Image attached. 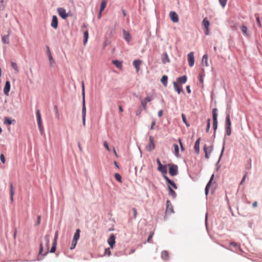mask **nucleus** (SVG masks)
Here are the masks:
<instances>
[{
	"label": "nucleus",
	"mask_w": 262,
	"mask_h": 262,
	"mask_svg": "<svg viewBox=\"0 0 262 262\" xmlns=\"http://www.w3.org/2000/svg\"><path fill=\"white\" fill-rule=\"evenodd\" d=\"M231 121L230 120V117L229 113L226 114V122H225V126H226V130L227 133V135L229 136L231 134Z\"/></svg>",
	"instance_id": "f257e3e1"
},
{
	"label": "nucleus",
	"mask_w": 262,
	"mask_h": 262,
	"mask_svg": "<svg viewBox=\"0 0 262 262\" xmlns=\"http://www.w3.org/2000/svg\"><path fill=\"white\" fill-rule=\"evenodd\" d=\"M217 110L216 108H214L212 110L213 127L214 130L217 129Z\"/></svg>",
	"instance_id": "f03ea898"
},
{
	"label": "nucleus",
	"mask_w": 262,
	"mask_h": 262,
	"mask_svg": "<svg viewBox=\"0 0 262 262\" xmlns=\"http://www.w3.org/2000/svg\"><path fill=\"white\" fill-rule=\"evenodd\" d=\"M36 117H37V124L38 125L39 129L41 133L42 132L43 128L41 124V114L39 110H37L36 112Z\"/></svg>",
	"instance_id": "7ed1b4c3"
},
{
	"label": "nucleus",
	"mask_w": 262,
	"mask_h": 262,
	"mask_svg": "<svg viewBox=\"0 0 262 262\" xmlns=\"http://www.w3.org/2000/svg\"><path fill=\"white\" fill-rule=\"evenodd\" d=\"M178 167L176 165H169V172L171 176H176L178 174Z\"/></svg>",
	"instance_id": "20e7f679"
},
{
	"label": "nucleus",
	"mask_w": 262,
	"mask_h": 262,
	"mask_svg": "<svg viewBox=\"0 0 262 262\" xmlns=\"http://www.w3.org/2000/svg\"><path fill=\"white\" fill-rule=\"evenodd\" d=\"M187 59L189 66L190 67H193L194 64V56L193 52H191L188 54Z\"/></svg>",
	"instance_id": "39448f33"
},
{
	"label": "nucleus",
	"mask_w": 262,
	"mask_h": 262,
	"mask_svg": "<svg viewBox=\"0 0 262 262\" xmlns=\"http://www.w3.org/2000/svg\"><path fill=\"white\" fill-rule=\"evenodd\" d=\"M152 97L149 96H147L144 99L141 100V105L143 110H145L146 109L147 103L152 101Z\"/></svg>",
	"instance_id": "423d86ee"
},
{
	"label": "nucleus",
	"mask_w": 262,
	"mask_h": 262,
	"mask_svg": "<svg viewBox=\"0 0 262 262\" xmlns=\"http://www.w3.org/2000/svg\"><path fill=\"white\" fill-rule=\"evenodd\" d=\"M57 11L59 15L62 18V19H66L67 17L68 16V14L66 12V10L63 8H59L57 9Z\"/></svg>",
	"instance_id": "0eeeda50"
},
{
	"label": "nucleus",
	"mask_w": 262,
	"mask_h": 262,
	"mask_svg": "<svg viewBox=\"0 0 262 262\" xmlns=\"http://www.w3.org/2000/svg\"><path fill=\"white\" fill-rule=\"evenodd\" d=\"M166 205H167V206H166L165 213L166 214H170V213H173L174 212L173 208V206H172L171 203H170V201L167 200L166 201Z\"/></svg>",
	"instance_id": "6e6552de"
},
{
	"label": "nucleus",
	"mask_w": 262,
	"mask_h": 262,
	"mask_svg": "<svg viewBox=\"0 0 262 262\" xmlns=\"http://www.w3.org/2000/svg\"><path fill=\"white\" fill-rule=\"evenodd\" d=\"M149 143L147 146V149L149 151H152L155 149L154 139L152 136H150L149 138Z\"/></svg>",
	"instance_id": "1a4fd4ad"
},
{
	"label": "nucleus",
	"mask_w": 262,
	"mask_h": 262,
	"mask_svg": "<svg viewBox=\"0 0 262 262\" xmlns=\"http://www.w3.org/2000/svg\"><path fill=\"white\" fill-rule=\"evenodd\" d=\"M204 151L205 153V158L208 159L210 153L212 150V147L211 146H207L205 145L203 148Z\"/></svg>",
	"instance_id": "9d476101"
},
{
	"label": "nucleus",
	"mask_w": 262,
	"mask_h": 262,
	"mask_svg": "<svg viewBox=\"0 0 262 262\" xmlns=\"http://www.w3.org/2000/svg\"><path fill=\"white\" fill-rule=\"evenodd\" d=\"M169 16L171 20L173 23H177L179 21L178 15L177 13L174 11H170L169 13Z\"/></svg>",
	"instance_id": "9b49d317"
},
{
	"label": "nucleus",
	"mask_w": 262,
	"mask_h": 262,
	"mask_svg": "<svg viewBox=\"0 0 262 262\" xmlns=\"http://www.w3.org/2000/svg\"><path fill=\"white\" fill-rule=\"evenodd\" d=\"M57 238H58V232L57 231L55 233V237L54 238V241L53 242L52 247L50 250L51 253H54L56 250Z\"/></svg>",
	"instance_id": "f8f14e48"
},
{
	"label": "nucleus",
	"mask_w": 262,
	"mask_h": 262,
	"mask_svg": "<svg viewBox=\"0 0 262 262\" xmlns=\"http://www.w3.org/2000/svg\"><path fill=\"white\" fill-rule=\"evenodd\" d=\"M115 236L114 234H111L107 239V243L111 248H113L115 244Z\"/></svg>",
	"instance_id": "ddd939ff"
},
{
	"label": "nucleus",
	"mask_w": 262,
	"mask_h": 262,
	"mask_svg": "<svg viewBox=\"0 0 262 262\" xmlns=\"http://www.w3.org/2000/svg\"><path fill=\"white\" fill-rule=\"evenodd\" d=\"M10 90V82L9 81H7L4 88V93L6 96H9V93Z\"/></svg>",
	"instance_id": "4468645a"
},
{
	"label": "nucleus",
	"mask_w": 262,
	"mask_h": 262,
	"mask_svg": "<svg viewBox=\"0 0 262 262\" xmlns=\"http://www.w3.org/2000/svg\"><path fill=\"white\" fill-rule=\"evenodd\" d=\"M10 201L12 203L13 202V196L15 193V187L12 183H10Z\"/></svg>",
	"instance_id": "2eb2a0df"
},
{
	"label": "nucleus",
	"mask_w": 262,
	"mask_h": 262,
	"mask_svg": "<svg viewBox=\"0 0 262 262\" xmlns=\"http://www.w3.org/2000/svg\"><path fill=\"white\" fill-rule=\"evenodd\" d=\"M164 179L166 181L168 186L169 185L171 187H172L174 189H177V186H176V184L171 180H170L166 176L164 175L163 176Z\"/></svg>",
	"instance_id": "dca6fc26"
},
{
	"label": "nucleus",
	"mask_w": 262,
	"mask_h": 262,
	"mask_svg": "<svg viewBox=\"0 0 262 262\" xmlns=\"http://www.w3.org/2000/svg\"><path fill=\"white\" fill-rule=\"evenodd\" d=\"M161 256L164 260L167 261L169 259V252L166 250H163L162 251Z\"/></svg>",
	"instance_id": "f3484780"
},
{
	"label": "nucleus",
	"mask_w": 262,
	"mask_h": 262,
	"mask_svg": "<svg viewBox=\"0 0 262 262\" xmlns=\"http://www.w3.org/2000/svg\"><path fill=\"white\" fill-rule=\"evenodd\" d=\"M82 124L83 126L85 125V118H86V107L85 104L84 103L82 105Z\"/></svg>",
	"instance_id": "a211bd4d"
},
{
	"label": "nucleus",
	"mask_w": 262,
	"mask_h": 262,
	"mask_svg": "<svg viewBox=\"0 0 262 262\" xmlns=\"http://www.w3.org/2000/svg\"><path fill=\"white\" fill-rule=\"evenodd\" d=\"M51 25L54 29H57L58 27V19L56 16H53Z\"/></svg>",
	"instance_id": "6ab92c4d"
},
{
	"label": "nucleus",
	"mask_w": 262,
	"mask_h": 262,
	"mask_svg": "<svg viewBox=\"0 0 262 262\" xmlns=\"http://www.w3.org/2000/svg\"><path fill=\"white\" fill-rule=\"evenodd\" d=\"M44 240L45 241V244L46 247V252L45 253V255L48 252V250L49 249V245H50V237L49 235H46L44 237Z\"/></svg>",
	"instance_id": "aec40b11"
},
{
	"label": "nucleus",
	"mask_w": 262,
	"mask_h": 262,
	"mask_svg": "<svg viewBox=\"0 0 262 262\" xmlns=\"http://www.w3.org/2000/svg\"><path fill=\"white\" fill-rule=\"evenodd\" d=\"M201 139L199 138L197 139L196 141L194 146V149L195 151L199 154L200 151V143Z\"/></svg>",
	"instance_id": "412c9836"
},
{
	"label": "nucleus",
	"mask_w": 262,
	"mask_h": 262,
	"mask_svg": "<svg viewBox=\"0 0 262 262\" xmlns=\"http://www.w3.org/2000/svg\"><path fill=\"white\" fill-rule=\"evenodd\" d=\"M141 63V61L140 60H135L133 62V65L135 68L137 72H138L140 70V65Z\"/></svg>",
	"instance_id": "4be33fe9"
},
{
	"label": "nucleus",
	"mask_w": 262,
	"mask_h": 262,
	"mask_svg": "<svg viewBox=\"0 0 262 262\" xmlns=\"http://www.w3.org/2000/svg\"><path fill=\"white\" fill-rule=\"evenodd\" d=\"M213 179H214V174H213L211 176L209 182L208 183V184H207L206 187L205 188V193L206 195H207L208 193L209 187H210L212 181H213Z\"/></svg>",
	"instance_id": "5701e85b"
},
{
	"label": "nucleus",
	"mask_w": 262,
	"mask_h": 262,
	"mask_svg": "<svg viewBox=\"0 0 262 262\" xmlns=\"http://www.w3.org/2000/svg\"><path fill=\"white\" fill-rule=\"evenodd\" d=\"M123 36L124 39L127 41L129 42L131 40L132 37L129 34V33L125 30H123Z\"/></svg>",
	"instance_id": "b1692460"
},
{
	"label": "nucleus",
	"mask_w": 262,
	"mask_h": 262,
	"mask_svg": "<svg viewBox=\"0 0 262 262\" xmlns=\"http://www.w3.org/2000/svg\"><path fill=\"white\" fill-rule=\"evenodd\" d=\"M48 55L49 59L50 61V64L51 66H52V65L54 63L55 61H54V59L52 57L51 53L50 51L49 47H48Z\"/></svg>",
	"instance_id": "393cba45"
},
{
	"label": "nucleus",
	"mask_w": 262,
	"mask_h": 262,
	"mask_svg": "<svg viewBox=\"0 0 262 262\" xmlns=\"http://www.w3.org/2000/svg\"><path fill=\"white\" fill-rule=\"evenodd\" d=\"M173 86L175 91H176L178 94H180L182 91V87L181 85H179L177 82H173Z\"/></svg>",
	"instance_id": "a878e982"
},
{
	"label": "nucleus",
	"mask_w": 262,
	"mask_h": 262,
	"mask_svg": "<svg viewBox=\"0 0 262 262\" xmlns=\"http://www.w3.org/2000/svg\"><path fill=\"white\" fill-rule=\"evenodd\" d=\"M158 170L164 174H166L167 173V167L166 165H162L161 166H158Z\"/></svg>",
	"instance_id": "bb28decb"
},
{
	"label": "nucleus",
	"mask_w": 262,
	"mask_h": 262,
	"mask_svg": "<svg viewBox=\"0 0 262 262\" xmlns=\"http://www.w3.org/2000/svg\"><path fill=\"white\" fill-rule=\"evenodd\" d=\"M241 29V31H242V33L244 35H245L246 36H249V34L248 31V28L246 26H244V25L242 26Z\"/></svg>",
	"instance_id": "cd10ccee"
},
{
	"label": "nucleus",
	"mask_w": 262,
	"mask_h": 262,
	"mask_svg": "<svg viewBox=\"0 0 262 262\" xmlns=\"http://www.w3.org/2000/svg\"><path fill=\"white\" fill-rule=\"evenodd\" d=\"M80 230L79 229H77L73 237V240L78 241L80 237Z\"/></svg>",
	"instance_id": "c85d7f7f"
},
{
	"label": "nucleus",
	"mask_w": 262,
	"mask_h": 262,
	"mask_svg": "<svg viewBox=\"0 0 262 262\" xmlns=\"http://www.w3.org/2000/svg\"><path fill=\"white\" fill-rule=\"evenodd\" d=\"M170 60L169 59L168 55L166 53H165L162 57V62L165 64L167 62H169Z\"/></svg>",
	"instance_id": "c756f323"
},
{
	"label": "nucleus",
	"mask_w": 262,
	"mask_h": 262,
	"mask_svg": "<svg viewBox=\"0 0 262 262\" xmlns=\"http://www.w3.org/2000/svg\"><path fill=\"white\" fill-rule=\"evenodd\" d=\"M187 76L184 75L181 77H180L178 79V81L180 83H185L187 81Z\"/></svg>",
	"instance_id": "7c9ffc66"
},
{
	"label": "nucleus",
	"mask_w": 262,
	"mask_h": 262,
	"mask_svg": "<svg viewBox=\"0 0 262 262\" xmlns=\"http://www.w3.org/2000/svg\"><path fill=\"white\" fill-rule=\"evenodd\" d=\"M168 190L169 195H170L172 198H175L177 196V194L169 185H168Z\"/></svg>",
	"instance_id": "2f4dec72"
},
{
	"label": "nucleus",
	"mask_w": 262,
	"mask_h": 262,
	"mask_svg": "<svg viewBox=\"0 0 262 262\" xmlns=\"http://www.w3.org/2000/svg\"><path fill=\"white\" fill-rule=\"evenodd\" d=\"M203 25L204 26L205 29L209 28L210 23L209 21L208 20L207 18H205L203 19Z\"/></svg>",
	"instance_id": "473e14b6"
},
{
	"label": "nucleus",
	"mask_w": 262,
	"mask_h": 262,
	"mask_svg": "<svg viewBox=\"0 0 262 262\" xmlns=\"http://www.w3.org/2000/svg\"><path fill=\"white\" fill-rule=\"evenodd\" d=\"M202 62L203 63H204L206 67L209 66L208 62V56L206 54L204 55L203 56Z\"/></svg>",
	"instance_id": "72a5a7b5"
},
{
	"label": "nucleus",
	"mask_w": 262,
	"mask_h": 262,
	"mask_svg": "<svg viewBox=\"0 0 262 262\" xmlns=\"http://www.w3.org/2000/svg\"><path fill=\"white\" fill-rule=\"evenodd\" d=\"M167 79L168 77L166 75H164L162 76L161 81L164 85V86H166L167 84Z\"/></svg>",
	"instance_id": "f704fd0d"
},
{
	"label": "nucleus",
	"mask_w": 262,
	"mask_h": 262,
	"mask_svg": "<svg viewBox=\"0 0 262 262\" xmlns=\"http://www.w3.org/2000/svg\"><path fill=\"white\" fill-rule=\"evenodd\" d=\"M82 100L83 104L85 103V91H84V83H82ZM85 104V103H84Z\"/></svg>",
	"instance_id": "c9c22d12"
},
{
	"label": "nucleus",
	"mask_w": 262,
	"mask_h": 262,
	"mask_svg": "<svg viewBox=\"0 0 262 262\" xmlns=\"http://www.w3.org/2000/svg\"><path fill=\"white\" fill-rule=\"evenodd\" d=\"M113 63L114 64H115L117 68H121L122 67V62L117 60H113Z\"/></svg>",
	"instance_id": "e433bc0d"
},
{
	"label": "nucleus",
	"mask_w": 262,
	"mask_h": 262,
	"mask_svg": "<svg viewBox=\"0 0 262 262\" xmlns=\"http://www.w3.org/2000/svg\"><path fill=\"white\" fill-rule=\"evenodd\" d=\"M2 42L5 44H8L9 43V36H4L2 37Z\"/></svg>",
	"instance_id": "4c0bfd02"
},
{
	"label": "nucleus",
	"mask_w": 262,
	"mask_h": 262,
	"mask_svg": "<svg viewBox=\"0 0 262 262\" xmlns=\"http://www.w3.org/2000/svg\"><path fill=\"white\" fill-rule=\"evenodd\" d=\"M173 147L174 149V154L177 157H178L179 154V146L177 144H173Z\"/></svg>",
	"instance_id": "58836bf2"
},
{
	"label": "nucleus",
	"mask_w": 262,
	"mask_h": 262,
	"mask_svg": "<svg viewBox=\"0 0 262 262\" xmlns=\"http://www.w3.org/2000/svg\"><path fill=\"white\" fill-rule=\"evenodd\" d=\"M11 67L13 68V69L16 72H18L19 71V70H18V67H17V65L16 64V63L14 62H11Z\"/></svg>",
	"instance_id": "ea45409f"
},
{
	"label": "nucleus",
	"mask_w": 262,
	"mask_h": 262,
	"mask_svg": "<svg viewBox=\"0 0 262 262\" xmlns=\"http://www.w3.org/2000/svg\"><path fill=\"white\" fill-rule=\"evenodd\" d=\"M83 35H84L83 43H84V44H85L88 41V37H89L88 31H86L84 32Z\"/></svg>",
	"instance_id": "a19ab883"
},
{
	"label": "nucleus",
	"mask_w": 262,
	"mask_h": 262,
	"mask_svg": "<svg viewBox=\"0 0 262 262\" xmlns=\"http://www.w3.org/2000/svg\"><path fill=\"white\" fill-rule=\"evenodd\" d=\"M115 178L116 179V180L117 181H118L120 183H122V180H121V175L118 173H116L115 174Z\"/></svg>",
	"instance_id": "79ce46f5"
},
{
	"label": "nucleus",
	"mask_w": 262,
	"mask_h": 262,
	"mask_svg": "<svg viewBox=\"0 0 262 262\" xmlns=\"http://www.w3.org/2000/svg\"><path fill=\"white\" fill-rule=\"evenodd\" d=\"M54 110L55 113L56 118L59 120V113L58 112V107L56 105L54 106Z\"/></svg>",
	"instance_id": "37998d69"
},
{
	"label": "nucleus",
	"mask_w": 262,
	"mask_h": 262,
	"mask_svg": "<svg viewBox=\"0 0 262 262\" xmlns=\"http://www.w3.org/2000/svg\"><path fill=\"white\" fill-rule=\"evenodd\" d=\"M106 4H107L106 2H103V1L101 2V6H100V11H103L104 10L105 8L106 7Z\"/></svg>",
	"instance_id": "c03bdc74"
},
{
	"label": "nucleus",
	"mask_w": 262,
	"mask_h": 262,
	"mask_svg": "<svg viewBox=\"0 0 262 262\" xmlns=\"http://www.w3.org/2000/svg\"><path fill=\"white\" fill-rule=\"evenodd\" d=\"M14 122L15 120H11L10 119H9V118H5V120H4V123H7L8 124V125H10L12 124V122Z\"/></svg>",
	"instance_id": "a18cd8bd"
},
{
	"label": "nucleus",
	"mask_w": 262,
	"mask_h": 262,
	"mask_svg": "<svg viewBox=\"0 0 262 262\" xmlns=\"http://www.w3.org/2000/svg\"><path fill=\"white\" fill-rule=\"evenodd\" d=\"M5 0H0V10H2L5 8Z\"/></svg>",
	"instance_id": "49530a36"
},
{
	"label": "nucleus",
	"mask_w": 262,
	"mask_h": 262,
	"mask_svg": "<svg viewBox=\"0 0 262 262\" xmlns=\"http://www.w3.org/2000/svg\"><path fill=\"white\" fill-rule=\"evenodd\" d=\"M154 233L153 232H151L148 236V239H147V242L148 243H152V241H151V238H152L154 236Z\"/></svg>",
	"instance_id": "de8ad7c7"
},
{
	"label": "nucleus",
	"mask_w": 262,
	"mask_h": 262,
	"mask_svg": "<svg viewBox=\"0 0 262 262\" xmlns=\"http://www.w3.org/2000/svg\"><path fill=\"white\" fill-rule=\"evenodd\" d=\"M77 241L73 240V239L72 240L71 246L70 247L71 249H73L75 248V247H76V245L77 244Z\"/></svg>",
	"instance_id": "09e8293b"
},
{
	"label": "nucleus",
	"mask_w": 262,
	"mask_h": 262,
	"mask_svg": "<svg viewBox=\"0 0 262 262\" xmlns=\"http://www.w3.org/2000/svg\"><path fill=\"white\" fill-rule=\"evenodd\" d=\"M227 1V0H219L220 4L223 7H224L226 6Z\"/></svg>",
	"instance_id": "8fccbe9b"
},
{
	"label": "nucleus",
	"mask_w": 262,
	"mask_h": 262,
	"mask_svg": "<svg viewBox=\"0 0 262 262\" xmlns=\"http://www.w3.org/2000/svg\"><path fill=\"white\" fill-rule=\"evenodd\" d=\"M155 124H156V121L155 119H153L152 121V122H151V126H150V129L151 130H153L155 128Z\"/></svg>",
	"instance_id": "3c124183"
},
{
	"label": "nucleus",
	"mask_w": 262,
	"mask_h": 262,
	"mask_svg": "<svg viewBox=\"0 0 262 262\" xmlns=\"http://www.w3.org/2000/svg\"><path fill=\"white\" fill-rule=\"evenodd\" d=\"M210 121H211V120L210 119H208L207 120V128H206L207 132H208L209 130V128L210 127Z\"/></svg>",
	"instance_id": "603ef678"
},
{
	"label": "nucleus",
	"mask_w": 262,
	"mask_h": 262,
	"mask_svg": "<svg viewBox=\"0 0 262 262\" xmlns=\"http://www.w3.org/2000/svg\"><path fill=\"white\" fill-rule=\"evenodd\" d=\"M0 159H1V162H2L3 164H5V158L4 155L3 154H2L0 155Z\"/></svg>",
	"instance_id": "864d4df0"
},
{
	"label": "nucleus",
	"mask_w": 262,
	"mask_h": 262,
	"mask_svg": "<svg viewBox=\"0 0 262 262\" xmlns=\"http://www.w3.org/2000/svg\"><path fill=\"white\" fill-rule=\"evenodd\" d=\"M105 254H107L108 256H110L111 255V252L110 248H107L105 249Z\"/></svg>",
	"instance_id": "5fc2aeb1"
},
{
	"label": "nucleus",
	"mask_w": 262,
	"mask_h": 262,
	"mask_svg": "<svg viewBox=\"0 0 262 262\" xmlns=\"http://www.w3.org/2000/svg\"><path fill=\"white\" fill-rule=\"evenodd\" d=\"M103 145H104V146L106 148V149H107L108 151H110V148H109V147H108V143H107V142L106 141H104V142H103Z\"/></svg>",
	"instance_id": "6e6d98bb"
},
{
	"label": "nucleus",
	"mask_w": 262,
	"mask_h": 262,
	"mask_svg": "<svg viewBox=\"0 0 262 262\" xmlns=\"http://www.w3.org/2000/svg\"><path fill=\"white\" fill-rule=\"evenodd\" d=\"M182 118L183 122L185 123L187 126H189V125H188L186 122V119L185 118V115L183 114H182Z\"/></svg>",
	"instance_id": "4d7b16f0"
},
{
	"label": "nucleus",
	"mask_w": 262,
	"mask_h": 262,
	"mask_svg": "<svg viewBox=\"0 0 262 262\" xmlns=\"http://www.w3.org/2000/svg\"><path fill=\"white\" fill-rule=\"evenodd\" d=\"M256 21L258 24V25L259 27H261V23H260V19H259V17L258 16H256Z\"/></svg>",
	"instance_id": "13d9d810"
},
{
	"label": "nucleus",
	"mask_w": 262,
	"mask_h": 262,
	"mask_svg": "<svg viewBox=\"0 0 262 262\" xmlns=\"http://www.w3.org/2000/svg\"><path fill=\"white\" fill-rule=\"evenodd\" d=\"M230 245L234 247H237V248H238L239 247V245L236 243H234V242H231L230 243Z\"/></svg>",
	"instance_id": "bf43d9fd"
},
{
	"label": "nucleus",
	"mask_w": 262,
	"mask_h": 262,
	"mask_svg": "<svg viewBox=\"0 0 262 262\" xmlns=\"http://www.w3.org/2000/svg\"><path fill=\"white\" fill-rule=\"evenodd\" d=\"M142 113V109L139 108L136 112V114L137 116H140L141 113Z\"/></svg>",
	"instance_id": "052dcab7"
},
{
	"label": "nucleus",
	"mask_w": 262,
	"mask_h": 262,
	"mask_svg": "<svg viewBox=\"0 0 262 262\" xmlns=\"http://www.w3.org/2000/svg\"><path fill=\"white\" fill-rule=\"evenodd\" d=\"M246 177H247V174H245L240 183V185H242L245 181L246 179Z\"/></svg>",
	"instance_id": "680f3d73"
},
{
	"label": "nucleus",
	"mask_w": 262,
	"mask_h": 262,
	"mask_svg": "<svg viewBox=\"0 0 262 262\" xmlns=\"http://www.w3.org/2000/svg\"><path fill=\"white\" fill-rule=\"evenodd\" d=\"M43 251V247H42V244H40V249H39V254H41L42 253Z\"/></svg>",
	"instance_id": "e2e57ef3"
},
{
	"label": "nucleus",
	"mask_w": 262,
	"mask_h": 262,
	"mask_svg": "<svg viewBox=\"0 0 262 262\" xmlns=\"http://www.w3.org/2000/svg\"><path fill=\"white\" fill-rule=\"evenodd\" d=\"M133 211L134 212V217L136 218V216H137V209L135 208H134L133 209Z\"/></svg>",
	"instance_id": "0e129e2a"
},
{
	"label": "nucleus",
	"mask_w": 262,
	"mask_h": 262,
	"mask_svg": "<svg viewBox=\"0 0 262 262\" xmlns=\"http://www.w3.org/2000/svg\"><path fill=\"white\" fill-rule=\"evenodd\" d=\"M163 115V111L162 110H160L158 112V115L159 117H161Z\"/></svg>",
	"instance_id": "69168bd1"
},
{
	"label": "nucleus",
	"mask_w": 262,
	"mask_h": 262,
	"mask_svg": "<svg viewBox=\"0 0 262 262\" xmlns=\"http://www.w3.org/2000/svg\"><path fill=\"white\" fill-rule=\"evenodd\" d=\"M186 90L188 93L190 94L191 93V90L189 85L187 86Z\"/></svg>",
	"instance_id": "338daca9"
},
{
	"label": "nucleus",
	"mask_w": 262,
	"mask_h": 262,
	"mask_svg": "<svg viewBox=\"0 0 262 262\" xmlns=\"http://www.w3.org/2000/svg\"><path fill=\"white\" fill-rule=\"evenodd\" d=\"M205 34L206 35H209V28H207V29H205Z\"/></svg>",
	"instance_id": "774afa93"
}]
</instances>
